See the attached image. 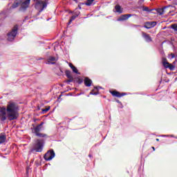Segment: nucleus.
<instances>
[{"instance_id":"nucleus-1","label":"nucleus","mask_w":177,"mask_h":177,"mask_svg":"<svg viewBox=\"0 0 177 177\" xmlns=\"http://www.w3.org/2000/svg\"><path fill=\"white\" fill-rule=\"evenodd\" d=\"M9 121H14L19 118V104L13 101H10L7 104L6 112Z\"/></svg>"},{"instance_id":"nucleus-2","label":"nucleus","mask_w":177,"mask_h":177,"mask_svg":"<svg viewBox=\"0 0 177 177\" xmlns=\"http://www.w3.org/2000/svg\"><path fill=\"white\" fill-rule=\"evenodd\" d=\"M65 75L68 78L66 80L67 84H70V82H76L77 84H81L82 82H84V80L82 78L78 77H74L71 71L66 70Z\"/></svg>"},{"instance_id":"nucleus-3","label":"nucleus","mask_w":177,"mask_h":177,"mask_svg":"<svg viewBox=\"0 0 177 177\" xmlns=\"http://www.w3.org/2000/svg\"><path fill=\"white\" fill-rule=\"evenodd\" d=\"M45 145V142L42 139H37L36 142L34 144L33 147L30 149V153H42V150H44V146Z\"/></svg>"},{"instance_id":"nucleus-4","label":"nucleus","mask_w":177,"mask_h":177,"mask_svg":"<svg viewBox=\"0 0 177 177\" xmlns=\"http://www.w3.org/2000/svg\"><path fill=\"white\" fill-rule=\"evenodd\" d=\"M44 124V122H41L39 124H37L32 129V133H35V136H37V138H48V134L41 133Z\"/></svg>"},{"instance_id":"nucleus-5","label":"nucleus","mask_w":177,"mask_h":177,"mask_svg":"<svg viewBox=\"0 0 177 177\" xmlns=\"http://www.w3.org/2000/svg\"><path fill=\"white\" fill-rule=\"evenodd\" d=\"M18 31H19V25H15L12 28V30L7 34L8 41H10V42H12V41H15V38H16Z\"/></svg>"},{"instance_id":"nucleus-6","label":"nucleus","mask_w":177,"mask_h":177,"mask_svg":"<svg viewBox=\"0 0 177 177\" xmlns=\"http://www.w3.org/2000/svg\"><path fill=\"white\" fill-rule=\"evenodd\" d=\"M48 6V3L46 1H44L42 0H37L35 4V8L39 12H43L44 9H45Z\"/></svg>"},{"instance_id":"nucleus-7","label":"nucleus","mask_w":177,"mask_h":177,"mask_svg":"<svg viewBox=\"0 0 177 177\" xmlns=\"http://www.w3.org/2000/svg\"><path fill=\"white\" fill-rule=\"evenodd\" d=\"M55 156L56 153H55L53 149L48 150L44 155V160H46V161H50L55 158Z\"/></svg>"},{"instance_id":"nucleus-8","label":"nucleus","mask_w":177,"mask_h":177,"mask_svg":"<svg viewBox=\"0 0 177 177\" xmlns=\"http://www.w3.org/2000/svg\"><path fill=\"white\" fill-rule=\"evenodd\" d=\"M30 2H31V0H25L21 4L19 8V10L21 12H26L27 10V8L28 6H30Z\"/></svg>"},{"instance_id":"nucleus-9","label":"nucleus","mask_w":177,"mask_h":177,"mask_svg":"<svg viewBox=\"0 0 177 177\" xmlns=\"http://www.w3.org/2000/svg\"><path fill=\"white\" fill-rule=\"evenodd\" d=\"M6 108L0 107V121H6Z\"/></svg>"},{"instance_id":"nucleus-10","label":"nucleus","mask_w":177,"mask_h":177,"mask_svg":"<svg viewBox=\"0 0 177 177\" xmlns=\"http://www.w3.org/2000/svg\"><path fill=\"white\" fill-rule=\"evenodd\" d=\"M156 26H157V21H147L145 23L144 28L150 30V28H153Z\"/></svg>"},{"instance_id":"nucleus-11","label":"nucleus","mask_w":177,"mask_h":177,"mask_svg":"<svg viewBox=\"0 0 177 177\" xmlns=\"http://www.w3.org/2000/svg\"><path fill=\"white\" fill-rule=\"evenodd\" d=\"M109 92L114 97H122V96L127 95V93H120L117 91H110Z\"/></svg>"},{"instance_id":"nucleus-12","label":"nucleus","mask_w":177,"mask_h":177,"mask_svg":"<svg viewBox=\"0 0 177 177\" xmlns=\"http://www.w3.org/2000/svg\"><path fill=\"white\" fill-rule=\"evenodd\" d=\"M132 16H135L132 14H127V15H122L118 19V21H124L125 20H128L129 17H132Z\"/></svg>"},{"instance_id":"nucleus-13","label":"nucleus","mask_w":177,"mask_h":177,"mask_svg":"<svg viewBox=\"0 0 177 177\" xmlns=\"http://www.w3.org/2000/svg\"><path fill=\"white\" fill-rule=\"evenodd\" d=\"M142 35L146 42H153V39H151L150 35L146 33L145 32H142Z\"/></svg>"},{"instance_id":"nucleus-14","label":"nucleus","mask_w":177,"mask_h":177,"mask_svg":"<svg viewBox=\"0 0 177 177\" xmlns=\"http://www.w3.org/2000/svg\"><path fill=\"white\" fill-rule=\"evenodd\" d=\"M68 66L73 71V73H75V74H77L79 75L81 74V73L78 72V69L77 68V67H75V66L73 64V63L69 62Z\"/></svg>"},{"instance_id":"nucleus-15","label":"nucleus","mask_w":177,"mask_h":177,"mask_svg":"<svg viewBox=\"0 0 177 177\" xmlns=\"http://www.w3.org/2000/svg\"><path fill=\"white\" fill-rule=\"evenodd\" d=\"M84 85L85 86H92V80H91L89 77H86L84 78Z\"/></svg>"},{"instance_id":"nucleus-16","label":"nucleus","mask_w":177,"mask_h":177,"mask_svg":"<svg viewBox=\"0 0 177 177\" xmlns=\"http://www.w3.org/2000/svg\"><path fill=\"white\" fill-rule=\"evenodd\" d=\"M56 61H57L56 57L53 56L49 57L47 59L48 64H55Z\"/></svg>"},{"instance_id":"nucleus-17","label":"nucleus","mask_w":177,"mask_h":177,"mask_svg":"<svg viewBox=\"0 0 177 177\" xmlns=\"http://www.w3.org/2000/svg\"><path fill=\"white\" fill-rule=\"evenodd\" d=\"M167 6L163 7L162 8H158L156 9V12L158 15H164V12H165V9H167Z\"/></svg>"},{"instance_id":"nucleus-18","label":"nucleus","mask_w":177,"mask_h":177,"mask_svg":"<svg viewBox=\"0 0 177 177\" xmlns=\"http://www.w3.org/2000/svg\"><path fill=\"white\" fill-rule=\"evenodd\" d=\"M165 68H169L171 71H174L175 70V66L172 64L169 63V64H167L165 66Z\"/></svg>"},{"instance_id":"nucleus-19","label":"nucleus","mask_w":177,"mask_h":177,"mask_svg":"<svg viewBox=\"0 0 177 177\" xmlns=\"http://www.w3.org/2000/svg\"><path fill=\"white\" fill-rule=\"evenodd\" d=\"M6 140V136L5 134L0 136V145H2V143H5Z\"/></svg>"},{"instance_id":"nucleus-20","label":"nucleus","mask_w":177,"mask_h":177,"mask_svg":"<svg viewBox=\"0 0 177 177\" xmlns=\"http://www.w3.org/2000/svg\"><path fill=\"white\" fill-rule=\"evenodd\" d=\"M96 89H97V87H95V89H93L90 92V95H99V90H96Z\"/></svg>"},{"instance_id":"nucleus-21","label":"nucleus","mask_w":177,"mask_h":177,"mask_svg":"<svg viewBox=\"0 0 177 177\" xmlns=\"http://www.w3.org/2000/svg\"><path fill=\"white\" fill-rule=\"evenodd\" d=\"M77 17H78V15L72 16L69 19V22L68 23V25L71 24L72 21H74V20H75Z\"/></svg>"},{"instance_id":"nucleus-22","label":"nucleus","mask_w":177,"mask_h":177,"mask_svg":"<svg viewBox=\"0 0 177 177\" xmlns=\"http://www.w3.org/2000/svg\"><path fill=\"white\" fill-rule=\"evenodd\" d=\"M115 10H116V12H118V13H122V11H121V6H120V5H116L115 6Z\"/></svg>"},{"instance_id":"nucleus-23","label":"nucleus","mask_w":177,"mask_h":177,"mask_svg":"<svg viewBox=\"0 0 177 177\" xmlns=\"http://www.w3.org/2000/svg\"><path fill=\"white\" fill-rule=\"evenodd\" d=\"M162 63L163 67H165L167 64H169V62H167V58L165 57L162 58Z\"/></svg>"},{"instance_id":"nucleus-24","label":"nucleus","mask_w":177,"mask_h":177,"mask_svg":"<svg viewBox=\"0 0 177 177\" xmlns=\"http://www.w3.org/2000/svg\"><path fill=\"white\" fill-rule=\"evenodd\" d=\"M95 0H87L86 1V3H84V5H86V6H91V5H92V3H93Z\"/></svg>"},{"instance_id":"nucleus-25","label":"nucleus","mask_w":177,"mask_h":177,"mask_svg":"<svg viewBox=\"0 0 177 177\" xmlns=\"http://www.w3.org/2000/svg\"><path fill=\"white\" fill-rule=\"evenodd\" d=\"M19 5H20L19 2H14L11 8L12 9H16V8H19Z\"/></svg>"},{"instance_id":"nucleus-26","label":"nucleus","mask_w":177,"mask_h":177,"mask_svg":"<svg viewBox=\"0 0 177 177\" xmlns=\"http://www.w3.org/2000/svg\"><path fill=\"white\" fill-rule=\"evenodd\" d=\"M49 110H50V106H46V109H41V111H42L43 114H45V113H48V111H49Z\"/></svg>"},{"instance_id":"nucleus-27","label":"nucleus","mask_w":177,"mask_h":177,"mask_svg":"<svg viewBox=\"0 0 177 177\" xmlns=\"http://www.w3.org/2000/svg\"><path fill=\"white\" fill-rule=\"evenodd\" d=\"M171 28H172V30H174V31H176V34H177V24L171 25Z\"/></svg>"},{"instance_id":"nucleus-28","label":"nucleus","mask_w":177,"mask_h":177,"mask_svg":"<svg viewBox=\"0 0 177 177\" xmlns=\"http://www.w3.org/2000/svg\"><path fill=\"white\" fill-rule=\"evenodd\" d=\"M142 10L144 12H151V10L149 9L148 7L146 6L142 7Z\"/></svg>"},{"instance_id":"nucleus-29","label":"nucleus","mask_w":177,"mask_h":177,"mask_svg":"<svg viewBox=\"0 0 177 177\" xmlns=\"http://www.w3.org/2000/svg\"><path fill=\"white\" fill-rule=\"evenodd\" d=\"M169 56H171V59H174L175 57V54L171 53L169 55Z\"/></svg>"},{"instance_id":"nucleus-30","label":"nucleus","mask_w":177,"mask_h":177,"mask_svg":"<svg viewBox=\"0 0 177 177\" xmlns=\"http://www.w3.org/2000/svg\"><path fill=\"white\" fill-rule=\"evenodd\" d=\"M117 103H120V100H116Z\"/></svg>"},{"instance_id":"nucleus-31","label":"nucleus","mask_w":177,"mask_h":177,"mask_svg":"<svg viewBox=\"0 0 177 177\" xmlns=\"http://www.w3.org/2000/svg\"><path fill=\"white\" fill-rule=\"evenodd\" d=\"M156 142H160V139L156 138Z\"/></svg>"},{"instance_id":"nucleus-32","label":"nucleus","mask_w":177,"mask_h":177,"mask_svg":"<svg viewBox=\"0 0 177 177\" xmlns=\"http://www.w3.org/2000/svg\"><path fill=\"white\" fill-rule=\"evenodd\" d=\"M152 149L153 151L156 150V148H154V147H152Z\"/></svg>"},{"instance_id":"nucleus-33","label":"nucleus","mask_w":177,"mask_h":177,"mask_svg":"<svg viewBox=\"0 0 177 177\" xmlns=\"http://www.w3.org/2000/svg\"><path fill=\"white\" fill-rule=\"evenodd\" d=\"M38 110H41V108H39V106H38Z\"/></svg>"},{"instance_id":"nucleus-34","label":"nucleus","mask_w":177,"mask_h":177,"mask_svg":"<svg viewBox=\"0 0 177 177\" xmlns=\"http://www.w3.org/2000/svg\"><path fill=\"white\" fill-rule=\"evenodd\" d=\"M173 64H175V62H173Z\"/></svg>"},{"instance_id":"nucleus-35","label":"nucleus","mask_w":177,"mask_h":177,"mask_svg":"<svg viewBox=\"0 0 177 177\" xmlns=\"http://www.w3.org/2000/svg\"><path fill=\"white\" fill-rule=\"evenodd\" d=\"M73 1H75V2H76L77 0H73Z\"/></svg>"},{"instance_id":"nucleus-36","label":"nucleus","mask_w":177,"mask_h":177,"mask_svg":"<svg viewBox=\"0 0 177 177\" xmlns=\"http://www.w3.org/2000/svg\"><path fill=\"white\" fill-rule=\"evenodd\" d=\"M89 157H91V155H89Z\"/></svg>"}]
</instances>
